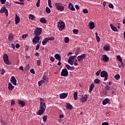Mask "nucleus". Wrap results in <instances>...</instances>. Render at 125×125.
<instances>
[{
    "label": "nucleus",
    "instance_id": "393cba45",
    "mask_svg": "<svg viewBox=\"0 0 125 125\" xmlns=\"http://www.w3.org/2000/svg\"><path fill=\"white\" fill-rule=\"evenodd\" d=\"M54 58L59 61H61V57L60 56L59 54H56L54 56Z\"/></svg>",
    "mask_w": 125,
    "mask_h": 125
},
{
    "label": "nucleus",
    "instance_id": "a19ab883",
    "mask_svg": "<svg viewBox=\"0 0 125 125\" xmlns=\"http://www.w3.org/2000/svg\"><path fill=\"white\" fill-rule=\"evenodd\" d=\"M41 63H42L41 60H37V65L38 66H40Z\"/></svg>",
    "mask_w": 125,
    "mask_h": 125
},
{
    "label": "nucleus",
    "instance_id": "0eeeda50",
    "mask_svg": "<svg viewBox=\"0 0 125 125\" xmlns=\"http://www.w3.org/2000/svg\"><path fill=\"white\" fill-rule=\"evenodd\" d=\"M41 37H40L39 36L36 35L32 40V42L34 44H35L36 43H38L39 42V41L41 40Z\"/></svg>",
    "mask_w": 125,
    "mask_h": 125
},
{
    "label": "nucleus",
    "instance_id": "423d86ee",
    "mask_svg": "<svg viewBox=\"0 0 125 125\" xmlns=\"http://www.w3.org/2000/svg\"><path fill=\"white\" fill-rule=\"evenodd\" d=\"M42 29L41 28H39L37 27L36 29H35V31H34V34L36 36H40L42 34Z\"/></svg>",
    "mask_w": 125,
    "mask_h": 125
},
{
    "label": "nucleus",
    "instance_id": "4c0bfd02",
    "mask_svg": "<svg viewBox=\"0 0 125 125\" xmlns=\"http://www.w3.org/2000/svg\"><path fill=\"white\" fill-rule=\"evenodd\" d=\"M73 32L74 34H78L79 32V31L78 29H73Z\"/></svg>",
    "mask_w": 125,
    "mask_h": 125
},
{
    "label": "nucleus",
    "instance_id": "49530a36",
    "mask_svg": "<svg viewBox=\"0 0 125 125\" xmlns=\"http://www.w3.org/2000/svg\"><path fill=\"white\" fill-rule=\"evenodd\" d=\"M0 123L1 125H7V124H6V123L4 122V121L3 120H0Z\"/></svg>",
    "mask_w": 125,
    "mask_h": 125
},
{
    "label": "nucleus",
    "instance_id": "69168bd1",
    "mask_svg": "<svg viewBox=\"0 0 125 125\" xmlns=\"http://www.w3.org/2000/svg\"><path fill=\"white\" fill-rule=\"evenodd\" d=\"M102 125H109V124L107 122L103 123Z\"/></svg>",
    "mask_w": 125,
    "mask_h": 125
},
{
    "label": "nucleus",
    "instance_id": "2f4dec72",
    "mask_svg": "<svg viewBox=\"0 0 125 125\" xmlns=\"http://www.w3.org/2000/svg\"><path fill=\"white\" fill-rule=\"evenodd\" d=\"M35 18V16L34 15L30 14L29 16V19L31 20H34Z\"/></svg>",
    "mask_w": 125,
    "mask_h": 125
},
{
    "label": "nucleus",
    "instance_id": "4468645a",
    "mask_svg": "<svg viewBox=\"0 0 125 125\" xmlns=\"http://www.w3.org/2000/svg\"><path fill=\"white\" fill-rule=\"evenodd\" d=\"M45 111V109L41 108L39 109V111L37 112V114L41 116L44 114Z\"/></svg>",
    "mask_w": 125,
    "mask_h": 125
},
{
    "label": "nucleus",
    "instance_id": "1a4fd4ad",
    "mask_svg": "<svg viewBox=\"0 0 125 125\" xmlns=\"http://www.w3.org/2000/svg\"><path fill=\"white\" fill-rule=\"evenodd\" d=\"M87 99H88V97L87 95H84L83 96V94H82L81 97L80 98V102L84 103L86 102Z\"/></svg>",
    "mask_w": 125,
    "mask_h": 125
},
{
    "label": "nucleus",
    "instance_id": "7c9ffc66",
    "mask_svg": "<svg viewBox=\"0 0 125 125\" xmlns=\"http://www.w3.org/2000/svg\"><path fill=\"white\" fill-rule=\"evenodd\" d=\"M94 87V85L93 83H91L89 87V92H91L93 90V88Z\"/></svg>",
    "mask_w": 125,
    "mask_h": 125
},
{
    "label": "nucleus",
    "instance_id": "f3484780",
    "mask_svg": "<svg viewBox=\"0 0 125 125\" xmlns=\"http://www.w3.org/2000/svg\"><path fill=\"white\" fill-rule=\"evenodd\" d=\"M14 88V86L12 84V83L9 82L8 84V89L9 91H12Z\"/></svg>",
    "mask_w": 125,
    "mask_h": 125
},
{
    "label": "nucleus",
    "instance_id": "6ab92c4d",
    "mask_svg": "<svg viewBox=\"0 0 125 125\" xmlns=\"http://www.w3.org/2000/svg\"><path fill=\"white\" fill-rule=\"evenodd\" d=\"M66 108L68 110H72L73 105L69 103H67V104L66 105Z\"/></svg>",
    "mask_w": 125,
    "mask_h": 125
},
{
    "label": "nucleus",
    "instance_id": "a878e982",
    "mask_svg": "<svg viewBox=\"0 0 125 125\" xmlns=\"http://www.w3.org/2000/svg\"><path fill=\"white\" fill-rule=\"evenodd\" d=\"M14 36L12 33H10L8 36V40L11 42L13 40Z\"/></svg>",
    "mask_w": 125,
    "mask_h": 125
},
{
    "label": "nucleus",
    "instance_id": "c9c22d12",
    "mask_svg": "<svg viewBox=\"0 0 125 125\" xmlns=\"http://www.w3.org/2000/svg\"><path fill=\"white\" fill-rule=\"evenodd\" d=\"M47 118L48 116L47 115L43 116V121L45 123L47 121Z\"/></svg>",
    "mask_w": 125,
    "mask_h": 125
},
{
    "label": "nucleus",
    "instance_id": "5701e85b",
    "mask_svg": "<svg viewBox=\"0 0 125 125\" xmlns=\"http://www.w3.org/2000/svg\"><path fill=\"white\" fill-rule=\"evenodd\" d=\"M40 22L43 24H46L47 22V20L45 19V18H42L40 19Z\"/></svg>",
    "mask_w": 125,
    "mask_h": 125
},
{
    "label": "nucleus",
    "instance_id": "774afa93",
    "mask_svg": "<svg viewBox=\"0 0 125 125\" xmlns=\"http://www.w3.org/2000/svg\"><path fill=\"white\" fill-rule=\"evenodd\" d=\"M35 55L37 57H39L40 56V53H39L38 52H36L35 54Z\"/></svg>",
    "mask_w": 125,
    "mask_h": 125
},
{
    "label": "nucleus",
    "instance_id": "58836bf2",
    "mask_svg": "<svg viewBox=\"0 0 125 125\" xmlns=\"http://www.w3.org/2000/svg\"><path fill=\"white\" fill-rule=\"evenodd\" d=\"M94 82L96 83H100V80L99 79H98V78H96L95 80H94Z\"/></svg>",
    "mask_w": 125,
    "mask_h": 125
},
{
    "label": "nucleus",
    "instance_id": "b1692460",
    "mask_svg": "<svg viewBox=\"0 0 125 125\" xmlns=\"http://www.w3.org/2000/svg\"><path fill=\"white\" fill-rule=\"evenodd\" d=\"M110 26L111 28L112 29V31H115V32L118 31L117 28L116 27H115V26H113V25L112 24H110Z\"/></svg>",
    "mask_w": 125,
    "mask_h": 125
},
{
    "label": "nucleus",
    "instance_id": "6e6552de",
    "mask_svg": "<svg viewBox=\"0 0 125 125\" xmlns=\"http://www.w3.org/2000/svg\"><path fill=\"white\" fill-rule=\"evenodd\" d=\"M69 72L66 68L62 69L61 73V76L66 77L68 76Z\"/></svg>",
    "mask_w": 125,
    "mask_h": 125
},
{
    "label": "nucleus",
    "instance_id": "ddd939ff",
    "mask_svg": "<svg viewBox=\"0 0 125 125\" xmlns=\"http://www.w3.org/2000/svg\"><path fill=\"white\" fill-rule=\"evenodd\" d=\"M67 96H68V93H63L60 94V97L61 99H64L66 97H67Z\"/></svg>",
    "mask_w": 125,
    "mask_h": 125
},
{
    "label": "nucleus",
    "instance_id": "cd10ccee",
    "mask_svg": "<svg viewBox=\"0 0 125 125\" xmlns=\"http://www.w3.org/2000/svg\"><path fill=\"white\" fill-rule=\"evenodd\" d=\"M6 11H7V9L5 7H3V9L1 8L0 10V13H5Z\"/></svg>",
    "mask_w": 125,
    "mask_h": 125
},
{
    "label": "nucleus",
    "instance_id": "79ce46f5",
    "mask_svg": "<svg viewBox=\"0 0 125 125\" xmlns=\"http://www.w3.org/2000/svg\"><path fill=\"white\" fill-rule=\"evenodd\" d=\"M69 39L68 37H65L64 38V42L65 43L69 42Z\"/></svg>",
    "mask_w": 125,
    "mask_h": 125
},
{
    "label": "nucleus",
    "instance_id": "bb28decb",
    "mask_svg": "<svg viewBox=\"0 0 125 125\" xmlns=\"http://www.w3.org/2000/svg\"><path fill=\"white\" fill-rule=\"evenodd\" d=\"M19 104L21 105L22 107H24L25 105V103L23 101H19Z\"/></svg>",
    "mask_w": 125,
    "mask_h": 125
},
{
    "label": "nucleus",
    "instance_id": "052dcab7",
    "mask_svg": "<svg viewBox=\"0 0 125 125\" xmlns=\"http://www.w3.org/2000/svg\"><path fill=\"white\" fill-rule=\"evenodd\" d=\"M83 12L84 13H88V11L86 9H84L83 10Z\"/></svg>",
    "mask_w": 125,
    "mask_h": 125
},
{
    "label": "nucleus",
    "instance_id": "39448f33",
    "mask_svg": "<svg viewBox=\"0 0 125 125\" xmlns=\"http://www.w3.org/2000/svg\"><path fill=\"white\" fill-rule=\"evenodd\" d=\"M86 54H81V55L78 56L77 57L78 61L79 62H83V60L86 58Z\"/></svg>",
    "mask_w": 125,
    "mask_h": 125
},
{
    "label": "nucleus",
    "instance_id": "c03bdc74",
    "mask_svg": "<svg viewBox=\"0 0 125 125\" xmlns=\"http://www.w3.org/2000/svg\"><path fill=\"white\" fill-rule=\"evenodd\" d=\"M110 88V86L108 85H106L105 86V89L106 90H109Z\"/></svg>",
    "mask_w": 125,
    "mask_h": 125
},
{
    "label": "nucleus",
    "instance_id": "412c9836",
    "mask_svg": "<svg viewBox=\"0 0 125 125\" xmlns=\"http://www.w3.org/2000/svg\"><path fill=\"white\" fill-rule=\"evenodd\" d=\"M73 59H74L73 57H72V58L69 57L67 60L68 63L70 64V65H72L74 64V62H73Z\"/></svg>",
    "mask_w": 125,
    "mask_h": 125
},
{
    "label": "nucleus",
    "instance_id": "5fc2aeb1",
    "mask_svg": "<svg viewBox=\"0 0 125 125\" xmlns=\"http://www.w3.org/2000/svg\"><path fill=\"white\" fill-rule=\"evenodd\" d=\"M65 67L67 68V70H70V67L69 64H65Z\"/></svg>",
    "mask_w": 125,
    "mask_h": 125
},
{
    "label": "nucleus",
    "instance_id": "13d9d810",
    "mask_svg": "<svg viewBox=\"0 0 125 125\" xmlns=\"http://www.w3.org/2000/svg\"><path fill=\"white\" fill-rule=\"evenodd\" d=\"M15 104V102L14 100H11V105H14Z\"/></svg>",
    "mask_w": 125,
    "mask_h": 125
},
{
    "label": "nucleus",
    "instance_id": "8fccbe9b",
    "mask_svg": "<svg viewBox=\"0 0 125 125\" xmlns=\"http://www.w3.org/2000/svg\"><path fill=\"white\" fill-rule=\"evenodd\" d=\"M101 71V69H100V70H98V71L96 73V75L97 76L100 75Z\"/></svg>",
    "mask_w": 125,
    "mask_h": 125
},
{
    "label": "nucleus",
    "instance_id": "f03ea898",
    "mask_svg": "<svg viewBox=\"0 0 125 125\" xmlns=\"http://www.w3.org/2000/svg\"><path fill=\"white\" fill-rule=\"evenodd\" d=\"M3 59L5 64L7 65H11L12 64L11 62H10V61L9 60V57L7 54H4L3 56Z\"/></svg>",
    "mask_w": 125,
    "mask_h": 125
},
{
    "label": "nucleus",
    "instance_id": "c85d7f7f",
    "mask_svg": "<svg viewBox=\"0 0 125 125\" xmlns=\"http://www.w3.org/2000/svg\"><path fill=\"white\" fill-rule=\"evenodd\" d=\"M45 83V81L44 80H41L40 81H39L38 82V85L39 86H41L42 85V83Z\"/></svg>",
    "mask_w": 125,
    "mask_h": 125
},
{
    "label": "nucleus",
    "instance_id": "0e129e2a",
    "mask_svg": "<svg viewBox=\"0 0 125 125\" xmlns=\"http://www.w3.org/2000/svg\"><path fill=\"white\" fill-rule=\"evenodd\" d=\"M23 66H20L19 67V69L21 70H22V71H23Z\"/></svg>",
    "mask_w": 125,
    "mask_h": 125
},
{
    "label": "nucleus",
    "instance_id": "603ef678",
    "mask_svg": "<svg viewBox=\"0 0 125 125\" xmlns=\"http://www.w3.org/2000/svg\"><path fill=\"white\" fill-rule=\"evenodd\" d=\"M1 2V4H4L6 3V0H0Z\"/></svg>",
    "mask_w": 125,
    "mask_h": 125
},
{
    "label": "nucleus",
    "instance_id": "6e6d98bb",
    "mask_svg": "<svg viewBox=\"0 0 125 125\" xmlns=\"http://www.w3.org/2000/svg\"><path fill=\"white\" fill-rule=\"evenodd\" d=\"M30 72L33 74H35V70L34 69H30Z\"/></svg>",
    "mask_w": 125,
    "mask_h": 125
},
{
    "label": "nucleus",
    "instance_id": "20e7f679",
    "mask_svg": "<svg viewBox=\"0 0 125 125\" xmlns=\"http://www.w3.org/2000/svg\"><path fill=\"white\" fill-rule=\"evenodd\" d=\"M100 76L102 78H104V82L108 79V75L107 72L105 71V70H103L101 72Z\"/></svg>",
    "mask_w": 125,
    "mask_h": 125
},
{
    "label": "nucleus",
    "instance_id": "de8ad7c7",
    "mask_svg": "<svg viewBox=\"0 0 125 125\" xmlns=\"http://www.w3.org/2000/svg\"><path fill=\"white\" fill-rule=\"evenodd\" d=\"M80 51V49L76 50L75 52V55L77 56L79 54Z\"/></svg>",
    "mask_w": 125,
    "mask_h": 125
},
{
    "label": "nucleus",
    "instance_id": "864d4df0",
    "mask_svg": "<svg viewBox=\"0 0 125 125\" xmlns=\"http://www.w3.org/2000/svg\"><path fill=\"white\" fill-rule=\"evenodd\" d=\"M97 41L98 43L100 42V37L98 36L96 38Z\"/></svg>",
    "mask_w": 125,
    "mask_h": 125
},
{
    "label": "nucleus",
    "instance_id": "f704fd0d",
    "mask_svg": "<svg viewBox=\"0 0 125 125\" xmlns=\"http://www.w3.org/2000/svg\"><path fill=\"white\" fill-rule=\"evenodd\" d=\"M117 60L121 62H122L123 59L121 58V57L120 56H117Z\"/></svg>",
    "mask_w": 125,
    "mask_h": 125
},
{
    "label": "nucleus",
    "instance_id": "3c124183",
    "mask_svg": "<svg viewBox=\"0 0 125 125\" xmlns=\"http://www.w3.org/2000/svg\"><path fill=\"white\" fill-rule=\"evenodd\" d=\"M42 79L45 81V80H47V77L45 75H44V76H43Z\"/></svg>",
    "mask_w": 125,
    "mask_h": 125
},
{
    "label": "nucleus",
    "instance_id": "dca6fc26",
    "mask_svg": "<svg viewBox=\"0 0 125 125\" xmlns=\"http://www.w3.org/2000/svg\"><path fill=\"white\" fill-rule=\"evenodd\" d=\"M21 19L19 16H18L17 14L16 15L15 17V24H17L19 22H20Z\"/></svg>",
    "mask_w": 125,
    "mask_h": 125
},
{
    "label": "nucleus",
    "instance_id": "473e14b6",
    "mask_svg": "<svg viewBox=\"0 0 125 125\" xmlns=\"http://www.w3.org/2000/svg\"><path fill=\"white\" fill-rule=\"evenodd\" d=\"M104 50L106 51H108L110 50V47L108 45H104Z\"/></svg>",
    "mask_w": 125,
    "mask_h": 125
},
{
    "label": "nucleus",
    "instance_id": "bf43d9fd",
    "mask_svg": "<svg viewBox=\"0 0 125 125\" xmlns=\"http://www.w3.org/2000/svg\"><path fill=\"white\" fill-rule=\"evenodd\" d=\"M40 44H38L36 45V50H38L40 48Z\"/></svg>",
    "mask_w": 125,
    "mask_h": 125
},
{
    "label": "nucleus",
    "instance_id": "72a5a7b5",
    "mask_svg": "<svg viewBox=\"0 0 125 125\" xmlns=\"http://www.w3.org/2000/svg\"><path fill=\"white\" fill-rule=\"evenodd\" d=\"M45 11H46V13L47 14H49V13H51V10L49 8H48V7H46Z\"/></svg>",
    "mask_w": 125,
    "mask_h": 125
},
{
    "label": "nucleus",
    "instance_id": "f257e3e1",
    "mask_svg": "<svg viewBox=\"0 0 125 125\" xmlns=\"http://www.w3.org/2000/svg\"><path fill=\"white\" fill-rule=\"evenodd\" d=\"M55 6L57 8V10L60 11H63L64 10V6H62V3L61 2H56L55 4Z\"/></svg>",
    "mask_w": 125,
    "mask_h": 125
},
{
    "label": "nucleus",
    "instance_id": "7ed1b4c3",
    "mask_svg": "<svg viewBox=\"0 0 125 125\" xmlns=\"http://www.w3.org/2000/svg\"><path fill=\"white\" fill-rule=\"evenodd\" d=\"M65 24L64 21H61L58 22V27L59 28V30L61 31H62L63 29L65 28Z\"/></svg>",
    "mask_w": 125,
    "mask_h": 125
},
{
    "label": "nucleus",
    "instance_id": "a18cd8bd",
    "mask_svg": "<svg viewBox=\"0 0 125 125\" xmlns=\"http://www.w3.org/2000/svg\"><path fill=\"white\" fill-rule=\"evenodd\" d=\"M108 7L110 8L114 9V5L112 4H111V3H110L108 4Z\"/></svg>",
    "mask_w": 125,
    "mask_h": 125
},
{
    "label": "nucleus",
    "instance_id": "9d476101",
    "mask_svg": "<svg viewBox=\"0 0 125 125\" xmlns=\"http://www.w3.org/2000/svg\"><path fill=\"white\" fill-rule=\"evenodd\" d=\"M102 60L105 62H107L109 60V58L107 56L106 54H104L102 56Z\"/></svg>",
    "mask_w": 125,
    "mask_h": 125
},
{
    "label": "nucleus",
    "instance_id": "a211bd4d",
    "mask_svg": "<svg viewBox=\"0 0 125 125\" xmlns=\"http://www.w3.org/2000/svg\"><path fill=\"white\" fill-rule=\"evenodd\" d=\"M110 102V100L108 99V98H106L105 99L103 100L102 101V104L103 105H106L107 104L109 103Z\"/></svg>",
    "mask_w": 125,
    "mask_h": 125
},
{
    "label": "nucleus",
    "instance_id": "e433bc0d",
    "mask_svg": "<svg viewBox=\"0 0 125 125\" xmlns=\"http://www.w3.org/2000/svg\"><path fill=\"white\" fill-rule=\"evenodd\" d=\"M114 78L115 79L118 80L120 79V78H121V76H120V74H116V75L114 76Z\"/></svg>",
    "mask_w": 125,
    "mask_h": 125
},
{
    "label": "nucleus",
    "instance_id": "37998d69",
    "mask_svg": "<svg viewBox=\"0 0 125 125\" xmlns=\"http://www.w3.org/2000/svg\"><path fill=\"white\" fill-rule=\"evenodd\" d=\"M48 41H53L55 39V37H47Z\"/></svg>",
    "mask_w": 125,
    "mask_h": 125
},
{
    "label": "nucleus",
    "instance_id": "aec40b11",
    "mask_svg": "<svg viewBox=\"0 0 125 125\" xmlns=\"http://www.w3.org/2000/svg\"><path fill=\"white\" fill-rule=\"evenodd\" d=\"M48 42V38L46 37V38H44V40H43V41L42 42V45H43V46H45V44H46Z\"/></svg>",
    "mask_w": 125,
    "mask_h": 125
},
{
    "label": "nucleus",
    "instance_id": "2eb2a0df",
    "mask_svg": "<svg viewBox=\"0 0 125 125\" xmlns=\"http://www.w3.org/2000/svg\"><path fill=\"white\" fill-rule=\"evenodd\" d=\"M68 8L70 9L71 11H75L76 10L75 8H74V6L73 5L72 3H69Z\"/></svg>",
    "mask_w": 125,
    "mask_h": 125
},
{
    "label": "nucleus",
    "instance_id": "ea45409f",
    "mask_svg": "<svg viewBox=\"0 0 125 125\" xmlns=\"http://www.w3.org/2000/svg\"><path fill=\"white\" fill-rule=\"evenodd\" d=\"M40 2H41V0H38V1L36 3V6L37 7H40Z\"/></svg>",
    "mask_w": 125,
    "mask_h": 125
},
{
    "label": "nucleus",
    "instance_id": "4d7b16f0",
    "mask_svg": "<svg viewBox=\"0 0 125 125\" xmlns=\"http://www.w3.org/2000/svg\"><path fill=\"white\" fill-rule=\"evenodd\" d=\"M50 60L51 61V62H54L55 60V58L53 57H51Z\"/></svg>",
    "mask_w": 125,
    "mask_h": 125
},
{
    "label": "nucleus",
    "instance_id": "e2e57ef3",
    "mask_svg": "<svg viewBox=\"0 0 125 125\" xmlns=\"http://www.w3.org/2000/svg\"><path fill=\"white\" fill-rule=\"evenodd\" d=\"M75 8H76L77 10H78L80 9V6H79V5H75Z\"/></svg>",
    "mask_w": 125,
    "mask_h": 125
},
{
    "label": "nucleus",
    "instance_id": "f8f14e48",
    "mask_svg": "<svg viewBox=\"0 0 125 125\" xmlns=\"http://www.w3.org/2000/svg\"><path fill=\"white\" fill-rule=\"evenodd\" d=\"M11 82L15 86L17 85V80L16 79V78H15L14 76H12L11 77Z\"/></svg>",
    "mask_w": 125,
    "mask_h": 125
},
{
    "label": "nucleus",
    "instance_id": "09e8293b",
    "mask_svg": "<svg viewBox=\"0 0 125 125\" xmlns=\"http://www.w3.org/2000/svg\"><path fill=\"white\" fill-rule=\"evenodd\" d=\"M27 37H28V34H23L22 38V39H25V38H27Z\"/></svg>",
    "mask_w": 125,
    "mask_h": 125
},
{
    "label": "nucleus",
    "instance_id": "338daca9",
    "mask_svg": "<svg viewBox=\"0 0 125 125\" xmlns=\"http://www.w3.org/2000/svg\"><path fill=\"white\" fill-rule=\"evenodd\" d=\"M16 48H18L20 47V45L18 43H17L15 45Z\"/></svg>",
    "mask_w": 125,
    "mask_h": 125
},
{
    "label": "nucleus",
    "instance_id": "9b49d317",
    "mask_svg": "<svg viewBox=\"0 0 125 125\" xmlns=\"http://www.w3.org/2000/svg\"><path fill=\"white\" fill-rule=\"evenodd\" d=\"M46 108V105L45 103L43 102L42 101L40 102V109H44L45 110V109Z\"/></svg>",
    "mask_w": 125,
    "mask_h": 125
},
{
    "label": "nucleus",
    "instance_id": "680f3d73",
    "mask_svg": "<svg viewBox=\"0 0 125 125\" xmlns=\"http://www.w3.org/2000/svg\"><path fill=\"white\" fill-rule=\"evenodd\" d=\"M5 72L4 69H2L1 71V75H3L4 73Z\"/></svg>",
    "mask_w": 125,
    "mask_h": 125
},
{
    "label": "nucleus",
    "instance_id": "c756f323",
    "mask_svg": "<svg viewBox=\"0 0 125 125\" xmlns=\"http://www.w3.org/2000/svg\"><path fill=\"white\" fill-rule=\"evenodd\" d=\"M74 99L75 100H77L78 99V93L77 92H75L73 95Z\"/></svg>",
    "mask_w": 125,
    "mask_h": 125
},
{
    "label": "nucleus",
    "instance_id": "4be33fe9",
    "mask_svg": "<svg viewBox=\"0 0 125 125\" xmlns=\"http://www.w3.org/2000/svg\"><path fill=\"white\" fill-rule=\"evenodd\" d=\"M95 25L93 21H91L89 25V28L90 30H93L95 28Z\"/></svg>",
    "mask_w": 125,
    "mask_h": 125
}]
</instances>
